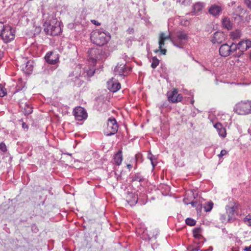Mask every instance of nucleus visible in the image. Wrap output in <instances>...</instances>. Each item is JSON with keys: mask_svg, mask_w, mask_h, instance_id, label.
Listing matches in <instances>:
<instances>
[{"mask_svg": "<svg viewBox=\"0 0 251 251\" xmlns=\"http://www.w3.org/2000/svg\"><path fill=\"white\" fill-rule=\"evenodd\" d=\"M110 39V35L107 32L100 29L94 30L91 34V41L99 46H102L106 44Z\"/></svg>", "mask_w": 251, "mask_h": 251, "instance_id": "1", "label": "nucleus"}, {"mask_svg": "<svg viewBox=\"0 0 251 251\" xmlns=\"http://www.w3.org/2000/svg\"><path fill=\"white\" fill-rule=\"evenodd\" d=\"M234 111L238 115H244L251 113V101H241L234 107Z\"/></svg>", "mask_w": 251, "mask_h": 251, "instance_id": "2", "label": "nucleus"}, {"mask_svg": "<svg viewBox=\"0 0 251 251\" xmlns=\"http://www.w3.org/2000/svg\"><path fill=\"white\" fill-rule=\"evenodd\" d=\"M188 39V36L187 32L184 30H179L176 33V36L173 40V43L175 46L180 48L184 45Z\"/></svg>", "mask_w": 251, "mask_h": 251, "instance_id": "3", "label": "nucleus"}, {"mask_svg": "<svg viewBox=\"0 0 251 251\" xmlns=\"http://www.w3.org/2000/svg\"><path fill=\"white\" fill-rule=\"evenodd\" d=\"M118 129V125L115 118H109L107 123L106 128L104 129V134L107 136H110L117 133Z\"/></svg>", "mask_w": 251, "mask_h": 251, "instance_id": "4", "label": "nucleus"}, {"mask_svg": "<svg viewBox=\"0 0 251 251\" xmlns=\"http://www.w3.org/2000/svg\"><path fill=\"white\" fill-rule=\"evenodd\" d=\"M0 36L5 43H8L14 39L15 32L10 26L4 25Z\"/></svg>", "mask_w": 251, "mask_h": 251, "instance_id": "5", "label": "nucleus"}, {"mask_svg": "<svg viewBox=\"0 0 251 251\" xmlns=\"http://www.w3.org/2000/svg\"><path fill=\"white\" fill-rule=\"evenodd\" d=\"M44 31L48 35H58L61 31L59 23L56 21L54 25L49 24L44 28Z\"/></svg>", "mask_w": 251, "mask_h": 251, "instance_id": "6", "label": "nucleus"}, {"mask_svg": "<svg viewBox=\"0 0 251 251\" xmlns=\"http://www.w3.org/2000/svg\"><path fill=\"white\" fill-rule=\"evenodd\" d=\"M167 96L169 101L172 103L180 102L183 98L181 94H178V90L176 88H173L172 90L168 91Z\"/></svg>", "mask_w": 251, "mask_h": 251, "instance_id": "7", "label": "nucleus"}, {"mask_svg": "<svg viewBox=\"0 0 251 251\" xmlns=\"http://www.w3.org/2000/svg\"><path fill=\"white\" fill-rule=\"evenodd\" d=\"M170 39L171 36L170 35H166L163 32L160 33L158 37L159 49L154 50V52L157 53L160 51L161 54L165 55L167 52V50L165 49H163V47H164L165 45V41Z\"/></svg>", "mask_w": 251, "mask_h": 251, "instance_id": "8", "label": "nucleus"}, {"mask_svg": "<svg viewBox=\"0 0 251 251\" xmlns=\"http://www.w3.org/2000/svg\"><path fill=\"white\" fill-rule=\"evenodd\" d=\"M129 71H130V68L126 67L124 62L117 63L114 70V74L120 76H125Z\"/></svg>", "mask_w": 251, "mask_h": 251, "instance_id": "9", "label": "nucleus"}, {"mask_svg": "<svg viewBox=\"0 0 251 251\" xmlns=\"http://www.w3.org/2000/svg\"><path fill=\"white\" fill-rule=\"evenodd\" d=\"M73 114L75 119L77 121H82L87 118V113L85 109L81 107L77 106L73 110Z\"/></svg>", "mask_w": 251, "mask_h": 251, "instance_id": "10", "label": "nucleus"}, {"mask_svg": "<svg viewBox=\"0 0 251 251\" xmlns=\"http://www.w3.org/2000/svg\"><path fill=\"white\" fill-rule=\"evenodd\" d=\"M251 47V41L249 40H242L240 41L238 44H234V48H232V50L235 51L237 50H240V51H241V54H242L243 52H244Z\"/></svg>", "mask_w": 251, "mask_h": 251, "instance_id": "11", "label": "nucleus"}, {"mask_svg": "<svg viewBox=\"0 0 251 251\" xmlns=\"http://www.w3.org/2000/svg\"><path fill=\"white\" fill-rule=\"evenodd\" d=\"M234 43H232L230 46H229L227 44L222 45L219 48L220 54L223 57L229 56L231 52H234V50H232V48H234Z\"/></svg>", "mask_w": 251, "mask_h": 251, "instance_id": "12", "label": "nucleus"}, {"mask_svg": "<svg viewBox=\"0 0 251 251\" xmlns=\"http://www.w3.org/2000/svg\"><path fill=\"white\" fill-rule=\"evenodd\" d=\"M88 53L89 61L93 64H95L100 58V50L99 49H91L88 51Z\"/></svg>", "mask_w": 251, "mask_h": 251, "instance_id": "13", "label": "nucleus"}, {"mask_svg": "<svg viewBox=\"0 0 251 251\" xmlns=\"http://www.w3.org/2000/svg\"><path fill=\"white\" fill-rule=\"evenodd\" d=\"M225 40V34L222 32L217 31L213 34L211 41L214 44H220Z\"/></svg>", "mask_w": 251, "mask_h": 251, "instance_id": "14", "label": "nucleus"}, {"mask_svg": "<svg viewBox=\"0 0 251 251\" xmlns=\"http://www.w3.org/2000/svg\"><path fill=\"white\" fill-rule=\"evenodd\" d=\"M45 58L46 61L50 64H55L59 61L58 54L52 51L48 53Z\"/></svg>", "mask_w": 251, "mask_h": 251, "instance_id": "15", "label": "nucleus"}, {"mask_svg": "<svg viewBox=\"0 0 251 251\" xmlns=\"http://www.w3.org/2000/svg\"><path fill=\"white\" fill-rule=\"evenodd\" d=\"M107 89L110 91L116 92L121 88V84L119 82L112 78L107 81Z\"/></svg>", "mask_w": 251, "mask_h": 251, "instance_id": "16", "label": "nucleus"}, {"mask_svg": "<svg viewBox=\"0 0 251 251\" xmlns=\"http://www.w3.org/2000/svg\"><path fill=\"white\" fill-rule=\"evenodd\" d=\"M222 11V7L216 4L211 5L208 10L209 13L214 16H218L221 13Z\"/></svg>", "mask_w": 251, "mask_h": 251, "instance_id": "17", "label": "nucleus"}, {"mask_svg": "<svg viewBox=\"0 0 251 251\" xmlns=\"http://www.w3.org/2000/svg\"><path fill=\"white\" fill-rule=\"evenodd\" d=\"M214 127L217 129L218 134L222 138H225L226 136V128L220 123H217L214 125Z\"/></svg>", "mask_w": 251, "mask_h": 251, "instance_id": "18", "label": "nucleus"}, {"mask_svg": "<svg viewBox=\"0 0 251 251\" xmlns=\"http://www.w3.org/2000/svg\"><path fill=\"white\" fill-rule=\"evenodd\" d=\"M113 160L114 163L117 166H119L122 164L123 161L122 151L119 150L114 155Z\"/></svg>", "mask_w": 251, "mask_h": 251, "instance_id": "19", "label": "nucleus"}, {"mask_svg": "<svg viewBox=\"0 0 251 251\" xmlns=\"http://www.w3.org/2000/svg\"><path fill=\"white\" fill-rule=\"evenodd\" d=\"M138 201L137 196L133 193H129L126 197V201L131 204H135Z\"/></svg>", "mask_w": 251, "mask_h": 251, "instance_id": "20", "label": "nucleus"}, {"mask_svg": "<svg viewBox=\"0 0 251 251\" xmlns=\"http://www.w3.org/2000/svg\"><path fill=\"white\" fill-rule=\"evenodd\" d=\"M222 25L223 27L227 29V30H230L232 27V24L230 22L229 18L227 17H225L222 20Z\"/></svg>", "mask_w": 251, "mask_h": 251, "instance_id": "21", "label": "nucleus"}, {"mask_svg": "<svg viewBox=\"0 0 251 251\" xmlns=\"http://www.w3.org/2000/svg\"><path fill=\"white\" fill-rule=\"evenodd\" d=\"M235 209L233 207L226 208V214L227 216V222L231 220L234 216Z\"/></svg>", "mask_w": 251, "mask_h": 251, "instance_id": "22", "label": "nucleus"}, {"mask_svg": "<svg viewBox=\"0 0 251 251\" xmlns=\"http://www.w3.org/2000/svg\"><path fill=\"white\" fill-rule=\"evenodd\" d=\"M183 201L186 204H188L189 203V202H188L187 201L186 199H184ZM190 203L191 204V205L193 207H196L197 211L200 210V212L201 211V208H202L201 204L200 203H199L196 201H192L191 202H190Z\"/></svg>", "mask_w": 251, "mask_h": 251, "instance_id": "23", "label": "nucleus"}, {"mask_svg": "<svg viewBox=\"0 0 251 251\" xmlns=\"http://www.w3.org/2000/svg\"><path fill=\"white\" fill-rule=\"evenodd\" d=\"M204 4L202 2H197L194 5L193 7L194 12L195 13L200 12L203 8Z\"/></svg>", "mask_w": 251, "mask_h": 251, "instance_id": "24", "label": "nucleus"}, {"mask_svg": "<svg viewBox=\"0 0 251 251\" xmlns=\"http://www.w3.org/2000/svg\"><path fill=\"white\" fill-rule=\"evenodd\" d=\"M201 229L200 227H197L193 230V236L195 238L200 239L201 237Z\"/></svg>", "mask_w": 251, "mask_h": 251, "instance_id": "25", "label": "nucleus"}, {"mask_svg": "<svg viewBox=\"0 0 251 251\" xmlns=\"http://www.w3.org/2000/svg\"><path fill=\"white\" fill-rule=\"evenodd\" d=\"M213 202L212 201H208L204 204L203 208L205 212L210 211L213 207Z\"/></svg>", "mask_w": 251, "mask_h": 251, "instance_id": "26", "label": "nucleus"}, {"mask_svg": "<svg viewBox=\"0 0 251 251\" xmlns=\"http://www.w3.org/2000/svg\"><path fill=\"white\" fill-rule=\"evenodd\" d=\"M230 36V38L233 40L238 39L240 37L241 31L239 30H236L231 32Z\"/></svg>", "mask_w": 251, "mask_h": 251, "instance_id": "27", "label": "nucleus"}, {"mask_svg": "<svg viewBox=\"0 0 251 251\" xmlns=\"http://www.w3.org/2000/svg\"><path fill=\"white\" fill-rule=\"evenodd\" d=\"M32 112V108L28 104L25 105L23 112L25 115H29Z\"/></svg>", "mask_w": 251, "mask_h": 251, "instance_id": "28", "label": "nucleus"}, {"mask_svg": "<svg viewBox=\"0 0 251 251\" xmlns=\"http://www.w3.org/2000/svg\"><path fill=\"white\" fill-rule=\"evenodd\" d=\"M152 63L151 64V67L153 69H155L159 64V60L157 59L156 57H153L152 58Z\"/></svg>", "mask_w": 251, "mask_h": 251, "instance_id": "29", "label": "nucleus"}, {"mask_svg": "<svg viewBox=\"0 0 251 251\" xmlns=\"http://www.w3.org/2000/svg\"><path fill=\"white\" fill-rule=\"evenodd\" d=\"M186 224L190 226H194L196 225V222L191 218H187L185 220Z\"/></svg>", "mask_w": 251, "mask_h": 251, "instance_id": "30", "label": "nucleus"}, {"mask_svg": "<svg viewBox=\"0 0 251 251\" xmlns=\"http://www.w3.org/2000/svg\"><path fill=\"white\" fill-rule=\"evenodd\" d=\"M244 222L245 224L251 227V217L246 216L244 219Z\"/></svg>", "mask_w": 251, "mask_h": 251, "instance_id": "31", "label": "nucleus"}, {"mask_svg": "<svg viewBox=\"0 0 251 251\" xmlns=\"http://www.w3.org/2000/svg\"><path fill=\"white\" fill-rule=\"evenodd\" d=\"M6 94V89L0 84V97H3Z\"/></svg>", "mask_w": 251, "mask_h": 251, "instance_id": "32", "label": "nucleus"}, {"mask_svg": "<svg viewBox=\"0 0 251 251\" xmlns=\"http://www.w3.org/2000/svg\"><path fill=\"white\" fill-rule=\"evenodd\" d=\"M0 150H1L2 151H6V147L4 143H0Z\"/></svg>", "mask_w": 251, "mask_h": 251, "instance_id": "33", "label": "nucleus"}, {"mask_svg": "<svg viewBox=\"0 0 251 251\" xmlns=\"http://www.w3.org/2000/svg\"><path fill=\"white\" fill-rule=\"evenodd\" d=\"M227 153V151L225 150H223L221 151L220 153L218 155L219 157H222L223 156L226 155Z\"/></svg>", "mask_w": 251, "mask_h": 251, "instance_id": "34", "label": "nucleus"}, {"mask_svg": "<svg viewBox=\"0 0 251 251\" xmlns=\"http://www.w3.org/2000/svg\"><path fill=\"white\" fill-rule=\"evenodd\" d=\"M220 220L223 222L227 221V216L226 215H222L221 216Z\"/></svg>", "mask_w": 251, "mask_h": 251, "instance_id": "35", "label": "nucleus"}, {"mask_svg": "<svg viewBox=\"0 0 251 251\" xmlns=\"http://www.w3.org/2000/svg\"><path fill=\"white\" fill-rule=\"evenodd\" d=\"M245 3L247 5L248 7L251 9V0H246Z\"/></svg>", "mask_w": 251, "mask_h": 251, "instance_id": "36", "label": "nucleus"}, {"mask_svg": "<svg viewBox=\"0 0 251 251\" xmlns=\"http://www.w3.org/2000/svg\"><path fill=\"white\" fill-rule=\"evenodd\" d=\"M141 180V178L137 176H135L132 177V181H140Z\"/></svg>", "mask_w": 251, "mask_h": 251, "instance_id": "37", "label": "nucleus"}, {"mask_svg": "<svg viewBox=\"0 0 251 251\" xmlns=\"http://www.w3.org/2000/svg\"><path fill=\"white\" fill-rule=\"evenodd\" d=\"M91 21L95 25H100V23H99V22H98L97 21H96L95 20H92Z\"/></svg>", "mask_w": 251, "mask_h": 251, "instance_id": "38", "label": "nucleus"}, {"mask_svg": "<svg viewBox=\"0 0 251 251\" xmlns=\"http://www.w3.org/2000/svg\"><path fill=\"white\" fill-rule=\"evenodd\" d=\"M22 127L24 129H28V126L24 122H23L22 124Z\"/></svg>", "mask_w": 251, "mask_h": 251, "instance_id": "39", "label": "nucleus"}, {"mask_svg": "<svg viewBox=\"0 0 251 251\" xmlns=\"http://www.w3.org/2000/svg\"><path fill=\"white\" fill-rule=\"evenodd\" d=\"M244 250L246 251H251V245L249 247H246Z\"/></svg>", "mask_w": 251, "mask_h": 251, "instance_id": "40", "label": "nucleus"}, {"mask_svg": "<svg viewBox=\"0 0 251 251\" xmlns=\"http://www.w3.org/2000/svg\"><path fill=\"white\" fill-rule=\"evenodd\" d=\"M126 167H127V169H128L129 170H130V169L132 168V165H131V164H127V165H126Z\"/></svg>", "mask_w": 251, "mask_h": 251, "instance_id": "41", "label": "nucleus"}, {"mask_svg": "<svg viewBox=\"0 0 251 251\" xmlns=\"http://www.w3.org/2000/svg\"><path fill=\"white\" fill-rule=\"evenodd\" d=\"M191 251H198V249L197 248H194Z\"/></svg>", "mask_w": 251, "mask_h": 251, "instance_id": "42", "label": "nucleus"}, {"mask_svg": "<svg viewBox=\"0 0 251 251\" xmlns=\"http://www.w3.org/2000/svg\"><path fill=\"white\" fill-rule=\"evenodd\" d=\"M232 251H239L237 249H233Z\"/></svg>", "mask_w": 251, "mask_h": 251, "instance_id": "43", "label": "nucleus"}, {"mask_svg": "<svg viewBox=\"0 0 251 251\" xmlns=\"http://www.w3.org/2000/svg\"><path fill=\"white\" fill-rule=\"evenodd\" d=\"M151 164H152V166H153V167H154V165L153 164V162H152V161H151Z\"/></svg>", "mask_w": 251, "mask_h": 251, "instance_id": "44", "label": "nucleus"}, {"mask_svg": "<svg viewBox=\"0 0 251 251\" xmlns=\"http://www.w3.org/2000/svg\"><path fill=\"white\" fill-rule=\"evenodd\" d=\"M250 58L251 59V52L250 54Z\"/></svg>", "mask_w": 251, "mask_h": 251, "instance_id": "45", "label": "nucleus"}, {"mask_svg": "<svg viewBox=\"0 0 251 251\" xmlns=\"http://www.w3.org/2000/svg\"><path fill=\"white\" fill-rule=\"evenodd\" d=\"M131 31H133V28H132L131 29Z\"/></svg>", "mask_w": 251, "mask_h": 251, "instance_id": "46", "label": "nucleus"}]
</instances>
